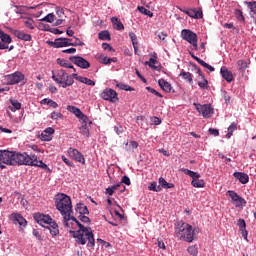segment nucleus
Instances as JSON below:
<instances>
[{
    "label": "nucleus",
    "mask_w": 256,
    "mask_h": 256,
    "mask_svg": "<svg viewBox=\"0 0 256 256\" xmlns=\"http://www.w3.org/2000/svg\"><path fill=\"white\" fill-rule=\"evenodd\" d=\"M181 37L184 41H187L188 43H190V45L193 46L195 51H199V46L197 45V41H198L197 33L189 29H183L181 31Z\"/></svg>",
    "instance_id": "6"
},
{
    "label": "nucleus",
    "mask_w": 256,
    "mask_h": 256,
    "mask_svg": "<svg viewBox=\"0 0 256 256\" xmlns=\"http://www.w3.org/2000/svg\"><path fill=\"white\" fill-rule=\"evenodd\" d=\"M157 63V58H150L148 62H146V65H148V67H150L151 69H157V67H155Z\"/></svg>",
    "instance_id": "46"
},
{
    "label": "nucleus",
    "mask_w": 256,
    "mask_h": 256,
    "mask_svg": "<svg viewBox=\"0 0 256 256\" xmlns=\"http://www.w3.org/2000/svg\"><path fill=\"white\" fill-rule=\"evenodd\" d=\"M33 217L36 223L45 228L49 227V225L53 221V218H51V216L42 213H35Z\"/></svg>",
    "instance_id": "9"
},
{
    "label": "nucleus",
    "mask_w": 256,
    "mask_h": 256,
    "mask_svg": "<svg viewBox=\"0 0 256 256\" xmlns=\"http://www.w3.org/2000/svg\"><path fill=\"white\" fill-rule=\"evenodd\" d=\"M25 27L28 29H35V21L31 18H28L24 21Z\"/></svg>",
    "instance_id": "42"
},
{
    "label": "nucleus",
    "mask_w": 256,
    "mask_h": 256,
    "mask_svg": "<svg viewBox=\"0 0 256 256\" xmlns=\"http://www.w3.org/2000/svg\"><path fill=\"white\" fill-rule=\"evenodd\" d=\"M84 125H82L80 129L81 135H84V137H89V128H87V120L86 122H83Z\"/></svg>",
    "instance_id": "38"
},
{
    "label": "nucleus",
    "mask_w": 256,
    "mask_h": 256,
    "mask_svg": "<svg viewBox=\"0 0 256 256\" xmlns=\"http://www.w3.org/2000/svg\"><path fill=\"white\" fill-rule=\"evenodd\" d=\"M66 109L67 111H70V113H73L75 117H77L78 119H81L83 123H86L87 121H89V118L81 112V109L71 105H68Z\"/></svg>",
    "instance_id": "16"
},
{
    "label": "nucleus",
    "mask_w": 256,
    "mask_h": 256,
    "mask_svg": "<svg viewBox=\"0 0 256 256\" xmlns=\"http://www.w3.org/2000/svg\"><path fill=\"white\" fill-rule=\"evenodd\" d=\"M40 21H45L46 23H53V21H55V14L50 13L46 15L44 18L40 19Z\"/></svg>",
    "instance_id": "41"
},
{
    "label": "nucleus",
    "mask_w": 256,
    "mask_h": 256,
    "mask_svg": "<svg viewBox=\"0 0 256 256\" xmlns=\"http://www.w3.org/2000/svg\"><path fill=\"white\" fill-rule=\"evenodd\" d=\"M98 61L100 63H103L104 65H111V58L105 56V55H100L98 57Z\"/></svg>",
    "instance_id": "40"
},
{
    "label": "nucleus",
    "mask_w": 256,
    "mask_h": 256,
    "mask_svg": "<svg viewBox=\"0 0 256 256\" xmlns=\"http://www.w3.org/2000/svg\"><path fill=\"white\" fill-rule=\"evenodd\" d=\"M27 153L17 151L0 150V165H25Z\"/></svg>",
    "instance_id": "4"
},
{
    "label": "nucleus",
    "mask_w": 256,
    "mask_h": 256,
    "mask_svg": "<svg viewBox=\"0 0 256 256\" xmlns=\"http://www.w3.org/2000/svg\"><path fill=\"white\" fill-rule=\"evenodd\" d=\"M75 211L76 213H79V215H89V209H87V207L83 203L77 204Z\"/></svg>",
    "instance_id": "26"
},
{
    "label": "nucleus",
    "mask_w": 256,
    "mask_h": 256,
    "mask_svg": "<svg viewBox=\"0 0 256 256\" xmlns=\"http://www.w3.org/2000/svg\"><path fill=\"white\" fill-rule=\"evenodd\" d=\"M194 106L196 107L198 112L202 113V116L205 117V119H209V117L213 115V108L209 104L201 105L194 103Z\"/></svg>",
    "instance_id": "14"
},
{
    "label": "nucleus",
    "mask_w": 256,
    "mask_h": 256,
    "mask_svg": "<svg viewBox=\"0 0 256 256\" xmlns=\"http://www.w3.org/2000/svg\"><path fill=\"white\" fill-rule=\"evenodd\" d=\"M102 49H104V51H113V47H111V45L108 43H102Z\"/></svg>",
    "instance_id": "63"
},
{
    "label": "nucleus",
    "mask_w": 256,
    "mask_h": 256,
    "mask_svg": "<svg viewBox=\"0 0 256 256\" xmlns=\"http://www.w3.org/2000/svg\"><path fill=\"white\" fill-rule=\"evenodd\" d=\"M191 185L197 188L205 187V182L203 180L194 179L191 182Z\"/></svg>",
    "instance_id": "43"
},
{
    "label": "nucleus",
    "mask_w": 256,
    "mask_h": 256,
    "mask_svg": "<svg viewBox=\"0 0 256 256\" xmlns=\"http://www.w3.org/2000/svg\"><path fill=\"white\" fill-rule=\"evenodd\" d=\"M187 251L192 256H197V254L199 253V250H197L196 246H189Z\"/></svg>",
    "instance_id": "49"
},
{
    "label": "nucleus",
    "mask_w": 256,
    "mask_h": 256,
    "mask_svg": "<svg viewBox=\"0 0 256 256\" xmlns=\"http://www.w3.org/2000/svg\"><path fill=\"white\" fill-rule=\"evenodd\" d=\"M197 73H198L199 77H201V79H202L201 81H198V86L201 89H209V81L207 79H205V75L201 71V68H197Z\"/></svg>",
    "instance_id": "21"
},
{
    "label": "nucleus",
    "mask_w": 256,
    "mask_h": 256,
    "mask_svg": "<svg viewBox=\"0 0 256 256\" xmlns=\"http://www.w3.org/2000/svg\"><path fill=\"white\" fill-rule=\"evenodd\" d=\"M41 139H42V141H51L52 137H51V135L45 134L42 132Z\"/></svg>",
    "instance_id": "61"
},
{
    "label": "nucleus",
    "mask_w": 256,
    "mask_h": 256,
    "mask_svg": "<svg viewBox=\"0 0 256 256\" xmlns=\"http://www.w3.org/2000/svg\"><path fill=\"white\" fill-rule=\"evenodd\" d=\"M62 161L68 165V167H75V165L73 164V162H71V160H69L67 157H65V155L61 156Z\"/></svg>",
    "instance_id": "55"
},
{
    "label": "nucleus",
    "mask_w": 256,
    "mask_h": 256,
    "mask_svg": "<svg viewBox=\"0 0 256 256\" xmlns=\"http://www.w3.org/2000/svg\"><path fill=\"white\" fill-rule=\"evenodd\" d=\"M69 61L77 65V67H80V69H89V67H91V63L81 56H71Z\"/></svg>",
    "instance_id": "12"
},
{
    "label": "nucleus",
    "mask_w": 256,
    "mask_h": 256,
    "mask_svg": "<svg viewBox=\"0 0 256 256\" xmlns=\"http://www.w3.org/2000/svg\"><path fill=\"white\" fill-rule=\"evenodd\" d=\"M121 186L122 189H121V192L123 193V191H125V186L124 185H131V179L128 178V176H123L122 179H121ZM124 183V185H123Z\"/></svg>",
    "instance_id": "37"
},
{
    "label": "nucleus",
    "mask_w": 256,
    "mask_h": 256,
    "mask_svg": "<svg viewBox=\"0 0 256 256\" xmlns=\"http://www.w3.org/2000/svg\"><path fill=\"white\" fill-rule=\"evenodd\" d=\"M238 226L240 230L247 229V223H245V220L243 219L238 220Z\"/></svg>",
    "instance_id": "57"
},
{
    "label": "nucleus",
    "mask_w": 256,
    "mask_h": 256,
    "mask_svg": "<svg viewBox=\"0 0 256 256\" xmlns=\"http://www.w3.org/2000/svg\"><path fill=\"white\" fill-rule=\"evenodd\" d=\"M78 219L82 223H91V219L89 217L85 216V214L79 215Z\"/></svg>",
    "instance_id": "51"
},
{
    "label": "nucleus",
    "mask_w": 256,
    "mask_h": 256,
    "mask_svg": "<svg viewBox=\"0 0 256 256\" xmlns=\"http://www.w3.org/2000/svg\"><path fill=\"white\" fill-rule=\"evenodd\" d=\"M129 37L132 41V45H138V42H137V35H135V33L133 32H130L129 33Z\"/></svg>",
    "instance_id": "56"
},
{
    "label": "nucleus",
    "mask_w": 256,
    "mask_h": 256,
    "mask_svg": "<svg viewBox=\"0 0 256 256\" xmlns=\"http://www.w3.org/2000/svg\"><path fill=\"white\" fill-rule=\"evenodd\" d=\"M43 133H45L46 135H54L55 134V129H53L52 127H48L46 128Z\"/></svg>",
    "instance_id": "59"
},
{
    "label": "nucleus",
    "mask_w": 256,
    "mask_h": 256,
    "mask_svg": "<svg viewBox=\"0 0 256 256\" xmlns=\"http://www.w3.org/2000/svg\"><path fill=\"white\" fill-rule=\"evenodd\" d=\"M111 23H112L114 29H116V31H123V29H125L123 22H121V20H119V18H117V17H112Z\"/></svg>",
    "instance_id": "25"
},
{
    "label": "nucleus",
    "mask_w": 256,
    "mask_h": 256,
    "mask_svg": "<svg viewBox=\"0 0 256 256\" xmlns=\"http://www.w3.org/2000/svg\"><path fill=\"white\" fill-rule=\"evenodd\" d=\"M195 233H199V228H194L187 222H177L175 228V235L179 241L186 243H193L195 241Z\"/></svg>",
    "instance_id": "3"
},
{
    "label": "nucleus",
    "mask_w": 256,
    "mask_h": 256,
    "mask_svg": "<svg viewBox=\"0 0 256 256\" xmlns=\"http://www.w3.org/2000/svg\"><path fill=\"white\" fill-rule=\"evenodd\" d=\"M233 177L240 181L242 185H247V183H249V175L244 172H234Z\"/></svg>",
    "instance_id": "20"
},
{
    "label": "nucleus",
    "mask_w": 256,
    "mask_h": 256,
    "mask_svg": "<svg viewBox=\"0 0 256 256\" xmlns=\"http://www.w3.org/2000/svg\"><path fill=\"white\" fill-rule=\"evenodd\" d=\"M70 221H74V223H76V225L79 227L78 231H72L71 226L70 228L67 227L69 233H71L74 239H76V243H79L80 245H86L88 241V247H95V238L93 237V232L91 229L83 226V224H81V222H79L75 216L70 215Z\"/></svg>",
    "instance_id": "1"
},
{
    "label": "nucleus",
    "mask_w": 256,
    "mask_h": 256,
    "mask_svg": "<svg viewBox=\"0 0 256 256\" xmlns=\"http://www.w3.org/2000/svg\"><path fill=\"white\" fill-rule=\"evenodd\" d=\"M7 85H17L25 81V75L19 71L6 76Z\"/></svg>",
    "instance_id": "8"
},
{
    "label": "nucleus",
    "mask_w": 256,
    "mask_h": 256,
    "mask_svg": "<svg viewBox=\"0 0 256 256\" xmlns=\"http://www.w3.org/2000/svg\"><path fill=\"white\" fill-rule=\"evenodd\" d=\"M237 131V123L233 122L229 127H228V133L226 134V139H231L233 136V132Z\"/></svg>",
    "instance_id": "35"
},
{
    "label": "nucleus",
    "mask_w": 256,
    "mask_h": 256,
    "mask_svg": "<svg viewBox=\"0 0 256 256\" xmlns=\"http://www.w3.org/2000/svg\"><path fill=\"white\" fill-rule=\"evenodd\" d=\"M220 73H221V76L223 77V79H225V81H227V83H231V81H233L235 79L233 77V73L231 71H229V69H227V67H222L220 69Z\"/></svg>",
    "instance_id": "22"
},
{
    "label": "nucleus",
    "mask_w": 256,
    "mask_h": 256,
    "mask_svg": "<svg viewBox=\"0 0 256 256\" xmlns=\"http://www.w3.org/2000/svg\"><path fill=\"white\" fill-rule=\"evenodd\" d=\"M158 85L162 91H165V93H171V83L167 82L165 79H159Z\"/></svg>",
    "instance_id": "23"
},
{
    "label": "nucleus",
    "mask_w": 256,
    "mask_h": 256,
    "mask_svg": "<svg viewBox=\"0 0 256 256\" xmlns=\"http://www.w3.org/2000/svg\"><path fill=\"white\" fill-rule=\"evenodd\" d=\"M75 39H76L75 42H70V47H83V45H85V43L79 40V38H75Z\"/></svg>",
    "instance_id": "47"
},
{
    "label": "nucleus",
    "mask_w": 256,
    "mask_h": 256,
    "mask_svg": "<svg viewBox=\"0 0 256 256\" xmlns=\"http://www.w3.org/2000/svg\"><path fill=\"white\" fill-rule=\"evenodd\" d=\"M51 119L57 120V119H63V114L61 112H52L51 113Z\"/></svg>",
    "instance_id": "50"
},
{
    "label": "nucleus",
    "mask_w": 256,
    "mask_h": 256,
    "mask_svg": "<svg viewBox=\"0 0 256 256\" xmlns=\"http://www.w3.org/2000/svg\"><path fill=\"white\" fill-rule=\"evenodd\" d=\"M208 132L210 133V135H213L214 137H219V130L215 128H209Z\"/></svg>",
    "instance_id": "60"
},
{
    "label": "nucleus",
    "mask_w": 256,
    "mask_h": 256,
    "mask_svg": "<svg viewBox=\"0 0 256 256\" xmlns=\"http://www.w3.org/2000/svg\"><path fill=\"white\" fill-rule=\"evenodd\" d=\"M247 67H249V64L247 63V61H245V60H238L237 61L238 71L245 72V69H247Z\"/></svg>",
    "instance_id": "34"
},
{
    "label": "nucleus",
    "mask_w": 256,
    "mask_h": 256,
    "mask_svg": "<svg viewBox=\"0 0 256 256\" xmlns=\"http://www.w3.org/2000/svg\"><path fill=\"white\" fill-rule=\"evenodd\" d=\"M148 189L149 191H155L156 193H159V191H161V186H157V182H152Z\"/></svg>",
    "instance_id": "44"
},
{
    "label": "nucleus",
    "mask_w": 256,
    "mask_h": 256,
    "mask_svg": "<svg viewBox=\"0 0 256 256\" xmlns=\"http://www.w3.org/2000/svg\"><path fill=\"white\" fill-rule=\"evenodd\" d=\"M46 229H49L51 235L53 237H57V235H59V226L57 225V223L55 221H51L50 224L48 225V227H46Z\"/></svg>",
    "instance_id": "24"
},
{
    "label": "nucleus",
    "mask_w": 256,
    "mask_h": 256,
    "mask_svg": "<svg viewBox=\"0 0 256 256\" xmlns=\"http://www.w3.org/2000/svg\"><path fill=\"white\" fill-rule=\"evenodd\" d=\"M182 172L185 173V175H188L189 177H191L193 180L199 179L201 177L199 173L191 171L189 169H182Z\"/></svg>",
    "instance_id": "32"
},
{
    "label": "nucleus",
    "mask_w": 256,
    "mask_h": 256,
    "mask_svg": "<svg viewBox=\"0 0 256 256\" xmlns=\"http://www.w3.org/2000/svg\"><path fill=\"white\" fill-rule=\"evenodd\" d=\"M200 65L202 67H204L205 69H209L211 72L215 71V68L213 66L209 65L207 62H205L203 60L200 61Z\"/></svg>",
    "instance_id": "52"
},
{
    "label": "nucleus",
    "mask_w": 256,
    "mask_h": 256,
    "mask_svg": "<svg viewBox=\"0 0 256 256\" xmlns=\"http://www.w3.org/2000/svg\"><path fill=\"white\" fill-rule=\"evenodd\" d=\"M62 53H68L69 55H73V53H77V49L75 48L65 49V50H62Z\"/></svg>",
    "instance_id": "62"
},
{
    "label": "nucleus",
    "mask_w": 256,
    "mask_h": 256,
    "mask_svg": "<svg viewBox=\"0 0 256 256\" xmlns=\"http://www.w3.org/2000/svg\"><path fill=\"white\" fill-rule=\"evenodd\" d=\"M72 77L74 79H76V81H79L80 83H84V85H88L90 87H95V81L87 78V77H83V76H78L77 73H73Z\"/></svg>",
    "instance_id": "19"
},
{
    "label": "nucleus",
    "mask_w": 256,
    "mask_h": 256,
    "mask_svg": "<svg viewBox=\"0 0 256 256\" xmlns=\"http://www.w3.org/2000/svg\"><path fill=\"white\" fill-rule=\"evenodd\" d=\"M71 38H57L53 41H48V45L54 49H60L61 47H71Z\"/></svg>",
    "instance_id": "10"
},
{
    "label": "nucleus",
    "mask_w": 256,
    "mask_h": 256,
    "mask_svg": "<svg viewBox=\"0 0 256 256\" xmlns=\"http://www.w3.org/2000/svg\"><path fill=\"white\" fill-rule=\"evenodd\" d=\"M155 35L157 38L160 39V41H165V43L167 42V40H165V39H167V34H165L164 32L156 31Z\"/></svg>",
    "instance_id": "48"
},
{
    "label": "nucleus",
    "mask_w": 256,
    "mask_h": 256,
    "mask_svg": "<svg viewBox=\"0 0 256 256\" xmlns=\"http://www.w3.org/2000/svg\"><path fill=\"white\" fill-rule=\"evenodd\" d=\"M24 165H29L30 167H40L41 169L49 170V166L45 162L38 160L36 155H30L26 153V160Z\"/></svg>",
    "instance_id": "7"
},
{
    "label": "nucleus",
    "mask_w": 256,
    "mask_h": 256,
    "mask_svg": "<svg viewBox=\"0 0 256 256\" xmlns=\"http://www.w3.org/2000/svg\"><path fill=\"white\" fill-rule=\"evenodd\" d=\"M11 33L14 35V37H17V39H21V41H31L32 39L30 34H27L21 30L12 29Z\"/></svg>",
    "instance_id": "17"
},
{
    "label": "nucleus",
    "mask_w": 256,
    "mask_h": 256,
    "mask_svg": "<svg viewBox=\"0 0 256 256\" xmlns=\"http://www.w3.org/2000/svg\"><path fill=\"white\" fill-rule=\"evenodd\" d=\"M146 90L149 91V93L156 95V97H163V95H161V93L157 92V90H155V88H151L148 86V87H146Z\"/></svg>",
    "instance_id": "54"
},
{
    "label": "nucleus",
    "mask_w": 256,
    "mask_h": 256,
    "mask_svg": "<svg viewBox=\"0 0 256 256\" xmlns=\"http://www.w3.org/2000/svg\"><path fill=\"white\" fill-rule=\"evenodd\" d=\"M159 187H163V189H173V187H175V184L168 183L165 178H159Z\"/></svg>",
    "instance_id": "29"
},
{
    "label": "nucleus",
    "mask_w": 256,
    "mask_h": 256,
    "mask_svg": "<svg viewBox=\"0 0 256 256\" xmlns=\"http://www.w3.org/2000/svg\"><path fill=\"white\" fill-rule=\"evenodd\" d=\"M10 103L12 105V107H9L10 111H19V109H21V102L17 101V100H13L10 99Z\"/></svg>",
    "instance_id": "33"
},
{
    "label": "nucleus",
    "mask_w": 256,
    "mask_h": 256,
    "mask_svg": "<svg viewBox=\"0 0 256 256\" xmlns=\"http://www.w3.org/2000/svg\"><path fill=\"white\" fill-rule=\"evenodd\" d=\"M98 39L101 41H111V34L107 30L101 31L98 34Z\"/></svg>",
    "instance_id": "31"
},
{
    "label": "nucleus",
    "mask_w": 256,
    "mask_h": 256,
    "mask_svg": "<svg viewBox=\"0 0 256 256\" xmlns=\"http://www.w3.org/2000/svg\"><path fill=\"white\" fill-rule=\"evenodd\" d=\"M117 87H119V89H121L122 91H134L135 90L131 86L124 84V83L117 84Z\"/></svg>",
    "instance_id": "45"
},
{
    "label": "nucleus",
    "mask_w": 256,
    "mask_h": 256,
    "mask_svg": "<svg viewBox=\"0 0 256 256\" xmlns=\"http://www.w3.org/2000/svg\"><path fill=\"white\" fill-rule=\"evenodd\" d=\"M57 63L60 67H65V69H74V71H77L74 67L73 64H71L70 62H68V60L66 59H61L58 58L57 59Z\"/></svg>",
    "instance_id": "27"
},
{
    "label": "nucleus",
    "mask_w": 256,
    "mask_h": 256,
    "mask_svg": "<svg viewBox=\"0 0 256 256\" xmlns=\"http://www.w3.org/2000/svg\"><path fill=\"white\" fill-rule=\"evenodd\" d=\"M56 209L60 212L63 217L64 227L71 229V215L73 213V203L71 202V197L67 194H58L55 199Z\"/></svg>",
    "instance_id": "2"
},
{
    "label": "nucleus",
    "mask_w": 256,
    "mask_h": 256,
    "mask_svg": "<svg viewBox=\"0 0 256 256\" xmlns=\"http://www.w3.org/2000/svg\"><path fill=\"white\" fill-rule=\"evenodd\" d=\"M0 39L2 43H6L7 45H9L11 41H13V39H11V36L7 33H4V31L1 29H0Z\"/></svg>",
    "instance_id": "30"
},
{
    "label": "nucleus",
    "mask_w": 256,
    "mask_h": 256,
    "mask_svg": "<svg viewBox=\"0 0 256 256\" xmlns=\"http://www.w3.org/2000/svg\"><path fill=\"white\" fill-rule=\"evenodd\" d=\"M68 155L71 157V159L77 161V163H82V165H85V157L79 150L75 148H69Z\"/></svg>",
    "instance_id": "15"
},
{
    "label": "nucleus",
    "mask_w": 256,
    "mask_h": 256,
    "mask_svg": "<svg viewBox=\"0 0 256 256\" xmlns=\"http://www.w3.org/2000/svg\"><path fill=\"white\" fill-rule=\"evenodd\" d=\"M114 131L117 133V135H121V133H123V126L114 127Z\"/></svg>",
    "instance_id": "64"
},
{
    "label": "nucleus",
    "mask_w": 256,
    "mask_h": 256,
    "mask_svg": "<svg viewBox=\"0 0 256 256\" xmlns=\"http://www.w3.org/2000/svg\"><path fill=\"white\" fill-rule=\"evenodd\" d=\"M52 79L59 85V87H62L63 89H67V87H71L73 83H75V78L69 75V73L63 69L53 73Z\"/></svg>",
    "instance_id": "5"
},
{
    "label": "nucleus",
    "mask_w": 256,
    "mask_h": 256,
    "mask_svg": "<svg viewBox=\"0 0 256 256\" xmlns=\"http://www.w3.org/2000/svg\"><path fill=\"white\" fill-rule=\"evenodd\" d=\"M194 19H203V10H194Z\"/></svg>",
    "instance_id": "53"
},
{
    "label": "nucleus",
    "mask_w": 256,
    "mask_h": 256,
    "mask_svg": "<svg viewBox=\"0 0 256 256\" xmlns=\"http://www.w3.org/2000/svg\"><path fill=\"white\" fill-rule=\"evenodd\" d=\"M180 77L187 81L190 85H193V74L190 72L181 71Z\"/></svg>",
    "instance_id": "28"
},
{
    "label": "nucleus",
    "mask_w": 256,
    "mask_h": 256,
    "mask_svg": "<svg viewBox=\"0 0 256 256\" xmlns=\"http://www.w3.org/2000/svg\"><path fill=\"white\" fill-rule=\"evenodd\" d=\"M119 187H121V183L115 184L109 188L106 189V194L107 195H113L115 193V191H117V189H119Z\"/></svg>",
    "instance_id": "36"
},
{
    "label": "nucleus",
    "mask_w": 256,
    "mask_h": 256,
    "mask_svg": "<svg viewBox=\"0 0 256 256\" xmlns=\"http://www.w3.org/2000/svg\"><path fill=\"white\" fill-rule=\"evenodd\" d=\"M11 219L15 225H20V227L27 226V220L21 214L14 213L11 215Z\"/></svg>",
    "instance_id": "18"
},
{
    "label": "nucleus",
    "mask_w": 256,
    "mask_h": 256,
    "mask_svg": "<svg viewBox=\"0 0 256 256\" xmlns=\"http://www.w3.org/2000/svg\"><path fill=\"white\" fill-rule=\"evenodd\" d=\"M138 11L142 13V15H147L148 17H153V12L151 10L143 7V6H138Z\"/></svg>",
    "instance_id": "39"
},
{
    "label": "nucleus",
    "mask_w": 256,
    "mask_h": 256,
    "mask_svg": "<svg viewBox=\"0 0 256 256\" xmlns=\"http://www.w3.org/2000/svg\"><path fill=\"white\" fill-rule=\"evenodd\" d=\"M56 14L58 15V17H63L65 15V11L63 10V8L57 6L56 7Z\"/></svg>",
    "instance_id": "58"
},
{
    "label": "nucleus",
    "mask_w": 256,
    "mask_h": 256,
    "mask_svg": "<svg viewBox=\"0 0 256 256\" xmlns=\"http://www.w3.org/2000/svg\"><path fill=\"white\" fill-rule=\"evenodd\" d=\"M227 195L230 197V199H232V201L235 202L236 207H241V205L242 207H245V205H247V201L245 200V198L239 196L237 192L233 190H228Z\"/></svg>",
    "instance_id": "13"
},
{
    "label": "nucleus",
    "mask_w": 256,
    "mask_h": 256,
    "mask_svg": "<svg viewBox=\"0 0 256 256\" xmlns=\"http://www.w3.org/2000/svg\"><path fill=\"white\" fill-rule=\"evenodd\" d=\"M101 97H102V99H104V101H111V103H115V101H119L117 91H115L111 88H106L101 93Z\"/></svg>",
    "instance_id": "11"
}]
</instances>
